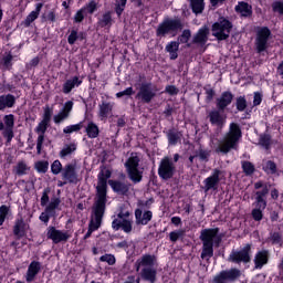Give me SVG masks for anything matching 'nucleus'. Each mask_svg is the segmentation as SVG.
Listing matches in <instances>:
<instances>
[{
    "instance_id": "32",
    "label": "nucleus",
    "mask_w": 283,
    "mask_h": 283,
    "mask_svg": "<svg viewBox=\"0 0 283 283\" xmlns=\"http://www.w3.org/2000/svg\"><path fill=\"white\" fill-rule=\"evenodd\" d=\"M180 48V42L172 41L166 45V51L170 54V59L176 61L178 59V49Z\"/></svg>"
},
{
    "instance_id": "63",
    "label": "nucleus",
    "mask_w": 283,
    "mask_h": 283,
    "mask_svg": "<svg viewBox=\"0 0 283 283\" xmlns=\"http://www.w3.org/2000/svg\"><path fill=\"white\" fill-rule=\"evenodd\" d=\"M50 218H52V217H51L50 212H48L46 210H44V212H42L40 214L41 222H44L45 224H48L50 222Z\"/></svg>"
},
{
    "instance_id": "60",
    "label": "nucleus",
    "mask_w": 283,
    "mask_h": 283,
    "mask_svg": "<svg viewBox=\"0 0 283 283\" xmlns=\"http://www.w3.org/2000/svg\"><path fill=\"white\" fill-rule=\"evenodd\" d=\"M134 94L133 87H127L126 90L116 93V98H123V96H132Z\"/></svg>"
},
{
    "instance_id": "11",
    "label": "nucleus",
    "mask_w": 283,
    "mask_h": 283,
    "mask_svg": "<svg viewBox=\"0 0 283 283\" xmlns=\"http://www.w3.org/2000/svg\"><path fill=\"white\" fill-rule=\"evenodd\" d=\"M180 30V21L178 20H166L157 28V36H166V34H174Z\"/></svg>"
},
{
    "instance_id": "41",
    "label": "nucleus",
    "mask_w": 283,
    "mask_h": 283,
    "mask_svg": "<svg viewBox=\"0 0 283 283\" xmlns=\"http://www.w3.org/2000/svg\"><path fill=\"white\" fill-rule=\"evenodd\" d=\"M266 193H269V188L265 186L263 187L262 191H256V197H255V201L256 203H262V205H266V200L264 199V196H266Z\"/></svg>"
},
{
    "instance_id": "62",
    "label": "nucleus",
    "mask_w": 283,
    "mask_h": 283,
    "mask_svg": "<svg viewBox=\"0 0 283 283\" xmlns=\"http://www.w3.org/2000/svg\"><path fill=\"white\" fill-rule=\"evenodd\" d=\"M273 11L279 12V14H283V2L276 1L272 4Z\"/></svg>"
},
{
    "instance_id": "23",
    "label": "nucleus",
    "mask_w": 283,
    "mask_h": 283,
    "mask_svg": "<svg viewBox=\"0 0 283 283\" xmlns=\"http://www.w3.org/2000/svg\"><path fill=\"white\" fill-rule=\"evenodd\" d=\"M154 217V214L151 213V211H145L143 213V210L137 209L135 211V218H136V224H149V222H151V218Z\"/></svg>"
},
{
    "instance_id": "37",
    "label": "nucleus",
    "mask_w": 283,
    "mask_h": 283,
    "mask_svg": "<svg viewBox=\"0 0 283 283\" xmlns=\"http://www.w3.org/2000/svg\"><path fill=\"white\" fill-rule=\"evenodd\" d=\"M86 134L88 138H97L99 134L98 126L94 122H90L86 126Z\"/></svg>"
},
{
    "instance_id": "2",
    "label": "nucleus",
    "mask_w": 283,
    "mask_h": 283,
    "mask_svg": "<svg viewBox=\"0 0 283 283\" xmlns=\"http://www.w3.org/2000/svg\"><path fill=\"white\" fill-rule=\"evenodd\" d=\"M242 138V130L240 126L235 123L230 124V128L223 140L220 142L219 146L216 148V151L221 154H229L230 149H238V143Z\"/></svg>"
},
{
    "instance_id": "61",
    "label": "nucleus",
    "mask_w": 283,
    "mask_h": 283,
    "mask_svg": "<svg viewBox=\"0 0 283 283\" xmlns=\"http://www.w3.org/2000/svg\"><path fill=\"white\" fill-rule=\"evenodd\" d=\"M77 39H78V32H76L75 30L71 31V34L67 38L70 45H74V43H76Z\"/></svg>"
},
{
    "instance_id": "45",
    "label": "nucleus",
    "mask_w": 283,
    "mask_h": 283,
    "mask_svg": "<svg viewBox=\"0 0 283 283\" xmlns=\"http://www.w3.org/2000/svg\"><path fill=\"white\" fill-rule=\"evenodd\" d=\"M125 6H127V0H116L115 12L117 17H120L125 12Z\"/></svg>"
},
{
    "instance_id": "42",
    "label": "nucleus",
    "mask_w": 283,
    "mask_h": 283,
    "mask_svg": "<svg viewBox=\"0 0 283 283\" xmlns=\"http://www.w3.org/2000/svg\"><path fill=\"white\" fill-rule=\"evenodd\" d=\"M74 151H76V145L71 144V145L65 146L61 150L60 156H61V158H66V156H72V154H74Z\"/></svg>"
},
{
    "instance_id": "56",
    "label": "nucleus",
    "mask_w": 283,
    "mask_h": 283,
    "mask_svg": "<svg viewBox=\"0 0 283 283\" xmlns=\"http://www.w3.org/2000/svg\"><path fill=\"white\" fill-rule=\"evenodd\" d=\"M85 14H87L86 12H85V9H80L76 13H75V15H74V22L75 23H82V21H83V19H85Z\"/></svg>"
},
{
    "instance_id": "46",
    "label": "nucleus",
    "mask_w": 283,
    "mask_h": 283,
    "mask_svg": "<svg viewBox=\"0 0 283 283\" xmlns=\"http://www.w3.org/2000/svg\"><path fill=\"white\" fill-rule=\"evenodd\" d=\"M84 10V12L87 14H94V12H96V10L98 9V3L96 1H91L88 2L85 7L82 8Z\"/></svg>"
},
{
    "instance_id": "13",
    "label": "nucleus",
    "mask_w": 283,
    "mask_h": 283,
    "mask_svg": "<svg viewBox=\"0 0 283 283\" xmlns=\"http://www.w3.org/2000/svg\"><path fill=\"white\" fill-rule=\"evenodd\" d=\"M220 174L221 171L219 169H214L211 176L203 180L205 193H209V191H216V189H218V185L220 184Z\"/></svg>"
},
{
    "instance_id": "28",
    "label": "nucleus",
    "mask_w": 283,
    "mask_h": 283,
    "mask_svg": "<svg viewBox=\"0 0 283 283\" xmlns=\"http://www.w3.org/2000/svg\"><path fill=\"white\" fill-rule=\"evenodd\" d=\"M254 209L252 210V218L255 222H260L264 218V209H266V203H253Z\"/></svg>"
},
{
    "instance_id": "6",
    "label": "nucleus",
    "mask_w": 283,
    "mask_h": 283,
    "mask_svg": "<svg viewBox=\"0 0 283 283\" xmlns=\"http://www.w3.org/2000/svg\"><path fill=\"white\" fill-rule=\"evenodd\" d=\"M112 227L114 231H118L119 229H122L124 233H132L133 226L132 219L129 218V211L119 212L117 214V218L113 220Z\"/></svg>"
},
{
    "instance_id": "50",
    "label": "nucleus",
    "mask_w": 283,
    "mask_h": 283,
    "mask_svg": "<svg viewBox=\"0 0 283 283\" xmlns=\"http://www.w3.org/2000/svg\"><path fill=\"white\" fill-rule=\"evenodd\" d=\"M52 114H54V107H50V105H46L44 107L42 120H44V123H50V120H52Z\"/></svg>"
},
{
    "instance_id": "36",
    "label": "nucleus",
    "mask_w": 283,
    "mask_h": 283,
    "mask_svg": "<svg viewBox=\"0 0 283 283\" xmlns=\"http://www.w3.org/2000/svg\"><path fill=\"white\" fill-rule=\"evenodd\" d=\"M235 11L241 14V17H251V6L247 2H239L235 7Z\"/></svg>"
},
{
    "instance_id": "40",
    "label": "nucleus",
    "mask_w": 283,
    "mask_h": 283,
    "mask_svg": "<svg viewBox=\"0 0 283 283\" xmlns=\"http://www.w3.org/2000/svg\"><path fill=\"white\" fill-rule=\"evenodd\" d=\"M59 205H61V200L59 199H52L49 203V207L45 208V211L50 213V216H54L56 213V209L59 208Z\"/></svg>"
},
{
    "instance_id": "48",
    "label": "nucleus",
    "mask_w": 283,
    "mask_h": 283,
    "mask_svg": "<svg viewBox=\"0 0 283 283\" xmlns=\"http://www.w3.org/2000/svg\"><path fill=\"white\" fill-rule=\"evenodd\" d=\"M102 28H109L112 25V13L106 12L103 14L102 19L99 20Z\"/></svg>"
},
{
    "instance_id": "3",
    "label": "nucleus",
    "mask_w": 283,
    "mask_h": 283,
    "mask_svg": "<svg viewBox=\"0 0 283 283\" xmlns=\"http://www.w3.org/2000/svg\"><path fill=\"white\" fill-rule=\"evenodd\" d=\"M139 163L140 158H138L136 153H133L125 163L126 171L133 182H140L143 180V170L138 167Z\"/></svg>"
},
{
    "instance_id": "10",
    "label": "nucleus",
    "mask_w": 283,
    "mask_h": 283,
    "mask_svg": "<svg viewBox=\"0 0 283 283\" xmlns=\"http://www.w3.org/2000/svg\"><path fill=\"white\" fill-rule=\"evenodd\" d=\"M271 36V30L266 27H262L256 31L255 38V48L256 52H264L266 50V45L269 44V39Z\"/></svg>"
},
{
    "instance_id": "47",
    "label": "nucleus",
    "mask_w": 283,
    "mask_h": 283,
    "mask_svg": "<svg viewBox=\"0 0 283 283\" xmlns=\"http://www.w3.org/2000/svg\"><path fill=\"white\" fill-rule=\"evenodd\" d=\"M83 123L70 125L63 128L64 134H74V132H81Z\"/></svg>"
},
{
    "instance_id": "55",
    "label": "nucleus",
    "mask_w": 283,
    "mask_h": 283,
    "mask_svg": "<svg viewBox=\"0 0 283 283\" xmlns=\"http://www.w3.org/2000/svg\"><path fill=\"white\" fill-rule=\"evenodd\" d=\"M237 109L239 112H244V109H247V98L242 96L237 98Z\"/></svg>"
},
{
    "instance_id": "33",
    "label": "nucleus",
    "mask_w": 283,
    "mask_h": 283,
    "mask_svg": "<svg viewBox=\"0 0 283 283\" xmlns=\"http://www.w3.org/2000/svg\"><path fill=\"white\" fill-rule=\"evenodd\" d=\"M108 185L112 187L113 191H116V193H127V191H129L127 185L120 181L109 180Z\"/></svg>"
},
{
    "instance_id": "1",
    "label": "nucleus",
    "mask_w": 283,
    "mask_h": 283,
    "mask_svg": "<svg viewBox=\"0 0 283 283\" xmlns=\"http://www.w3.org/2000/svg\"><path fill=\"white\" fill-rule=\"evenodd\" d=\"M218 228L205 229L201 231L200 240L202 242V260H211L213 258V244H220V237L218 235Z\"/></svg>"
},
{
    "instance_id": "8",
    "label": "nucleus",
    "mask_w": 283,
    "mask_h": 283,
    "mask_svg": "<svg viewBox=\"0 0 283 283\" xmlns=\"http://www.w3.org/2000/svg\"><path fill=\"white\" fill-rule=\"evenodd\" d=\"M229 261L234 262V264L251 262V245L247 244L241 250L232 251L229 255Z\"/></svg>"
},
{
    "instance_id": "59",
    "label": "nucleus",
    "mask_w": 283,
    "mask_h": 283,
    "mask_svg": "<svg viewBox=\"0 0 283 283\" xmlns=\"http://www.w3.org/2000/svg\"><path fill=\"white\" fill-rule=\"evenodd\" d=\"M182 235H185V231L179 230L170 232L169 238L171 242H178L179 238H182Z\"/></svg>"
},
{
    "instance_id": "44",
    "label": "nucleus",
    "mask_w": 283,
    "mask_h": 283,
    "mask_svg": "<svg viewBox=\"0 0 283 283\" xmlns=\"http://www.w3.org/2000/svg\"><path fill=\"white\" fill-rule=\"evenodd\" d=\"M99 262H105L108 266H114L116 264V256L114 254H104L99 258Z\"/></svg>"
},
{
    "instance_id": "15",
    "label": "nucleus",
    "mask_w": 283,
    "mask_h": 283,
    "mask_svg": "<svg viewBox=\"0 0 283 283\" xmlns=\"http://www.w3.org/2000/svg\"><path fill=\"white\" fill-rule=\"evenodd\" d=\"M46 237L49 240H52L54 244L67 242V240H70V233L67 231L57 230L54 227L48 229Z\"/></svg>"
},
{
    "instance_id": "14",
    "label": "nucleus",
    "mask_w": 283,
    "mask_h": 283,
    "mask_svg": "<svg viewBox=\"0 0 283 283\" xmlns=\"http://www.w3.org/2000/svg\"><path fill=\"white\" fill-rule=\"evenodd\" d=\"M62 178L64 185H77L78 184V172H76V166L69 164L62 170Z\"/></svg>"
},
{
    "instance_id": "5",
    "label": "nucleus",
    "mask_w": 283,
    "mask_h": 283,
    "mask_svg": "<svg viewBox=\"0 0 283 283\" xmlns=\"http://www.w3.org/2000/svg\"><path fill=\"white\" fill-rule=\"evenodd\" d=\"M231 28H233V24L229 20L221 18L212 25V36H216L218 41H227L229 34H231Z\"/></svg>"
},
{
    "instance_id": "34",
    "label": "nucleus",
    "mask_w": 283,
    "mask_h": 283,
    "mask_svg": "<svg viewBox=\"0 0 283 283\" xmlns=\"http://www.w3.org/2000/svg\"><path fill=\"white\" fill-rule=\"evenodd\" d=\"M142 277L147 282H156V269L154 268H144L142 271Z\"/></svg>"
},
{
    "instance_id": "27",
    "label": "nucleus",
    "mask_w": 283,
    "mask_h": 283,
    "mask_svg": "<svg viewBox=\"0 0 283 283\" xmlns=\"http://www.w3.org/2000/svg\"><path fill=\"white\" fill-rule=\"evenodd\" d=\"M14 103H17V98L12 94L1 95L0 96V112L3 109H8L10 107H14Z\"/></svg>"
},
{
    "instance_id": "16",
    "label": "nucleus",
    "mask_w": 283,
    "mask_h": 283,
    "mask_svg": "<svg viewBox=\"0 0 283 283\" xmlns=\"http://www.w3.org/2000/svg\"><path fill=\"white\" fill-rule=\"evenodd\" d=\"M72 109H74V102H65L62 109L53 116V123H55V125H61V123L67 120V118H70V114H72Z\"/></svg>"
},
{
    "instance_id": "35",
    "label": "nucleus",
    "mask_w": 283,
    "mask_h": 283,
    "mask_svg": "<svg viewBox=\"0 0 283 283\" xmlns=\"http://www.w3.org/2000/svg\"><path fill=\"white\" fill-rule=\"evenodd\" d=\"M13 171L15 176H27L28 171H30V167L25 161L21 160L14 166Z\"/></svg>"
},
{
    "instance_id": "12",
    "label": "nucleus",
    "mask_w": 283,
    "mask_h": 283,
    "mask_svg": "<svg viewBox=\"0 0 283 283\" xmlns=\"http://www.w3.org/2000/svg\"><path fill=\"white\" fill-rule=\"evenodd\" d=\"M174 171H176L174 163L169 160L168 157L161 159L158 168L159 178H163V180H169V178L174 176Z\"/></svg>"
},
{
    "instance_id": "4",
    "label": "nucleus",
    "mask_w": 283,
    "mask_h": 283,
    "mask_svg": "<svg viewBox=\"0 0 283 283\" xmlns=\"http://www.w3.org/2000/svg\"><path fill=\"white\" fill-rule=\"evenodd\" d=\"M107 199L97 197L95 205L93 207V216L91 218L90 228L93 230H98L101 228V222H103V216L105 213V203Z\"/></svg>"
},
{
    "instance_id": "54",
    "label": "nucleus",
    "mask_w": 283,
    "mask_h": 283,
    "mask_svg": "<svg viewBox=\"0 0 283 283\" xmlns=\"http://www.w3.org/2000/svg\"><path fill=\"white\" fill-rule=\"evenodd\" d=\"M12 59L13 56L10 53L4 55L1 61V64L3 65V67H6L7 70H10V67H12Z\"/></svg>"
},
{
    "instance_id": "20",
    "label": "nucleus",
    "mask_w": 283,
    "mask_h": 283,
    "mask_svg": "<svg viewBox=\"0 0 283 283\" xmlns=\"http://www.w3.org/2000/svg\"><path fill=\"white\" fill-rule=\"evenodd\" d=\"M208 116L211 125L219 127V129H222V127L227 125V115H223L222 112L218 109L211 111Z\"/></svg>"
},
{
    "instance_id": "7",
    "label": "nucleus",
    "mask_w": 283,
    "mask_h": 283,
    "mask_svg": "<svg viewBox=\"0 0 283 283\" xmlns=\"http://www.w3.org/2000/svg\"><path fill=\"white\" fill-rule=\"evenodd\" d=\"M97 178H98V182L96 187L97 198L107 200V180L112 178V171L107 168H104L101 170Z\"/></svg>"
},
{
    "instance_id": "57",
    "label": "nucleus",
    "mask_w": 283,
    "mask_h": 283,
    "mask_svg": "<svg viewBox=\"0 0 283 283\" xmlns=\"http://www.w3.org/2000/svg\"><path fill=\"white\" fill-rule=\"evenodd\" d=\"M189 39H191V31L185 30L182 34L179 36V43H189Z\"/></svg>"
},
{
    "instance_id": "19",
    "label": "nucleus",
    "mask_w": 283,
    "mask_h": 283,
    "mask_svg": "<svg viewBox=\"0 0 283 283\" xmlns=\"http://www.w3.org/2000/svg\"><path fill=\"white\" fill-rule=\"evenodd\" d=\"M48 125L50 122L41 120L39 125L35 127V132L39 135L36 142L38 154H41V149H43V142L45 140V132H48Z\"/></svg>"
},
{
    "instance_id": "29",
    "label": "nucleus",
    "mask_w": 283,
    "mask_h": 283,
    "mask_svg": "<svg viewBox=\"0 0 283 283\" xmlns=\"http://www.w3.org/2000/svg\"><path fill=\"white\" fill-rule=\"evenodd\" d=\"M43 8V3H38L35 6V10L31 11L29 15L24 20V25L29 28V25H32L33 21H36L39 19V14H41V9Z\"/></svg>"
},
{
    "instance_id": "17",
    "label": "nucleus",
    "mask_w": 283,
    "mask_h": 283,
    "mask_svg": "<svg viewBox=\"0 0 283 283\" xmlns=\"http://www.w3.org/2000/svg\"><path fill=\"white\" fill-rule=\"evenodd\" d=\"M156 88L151 87V83H143L137 93V98H140L143 103H151L156 96Z\"/></svg>"
},
{
    "instance_id": "9",
    "label": "nucleus",
    "mask_w": 283,
    "mask_h": 283,
    "mask_svg": "<svg viewBox=\"0 0 283 283\" xmlns=\"http://www.w3.org/2000/svg\"><path fill=\"white\" fill-rule=\"evenodd\" d=\"M2 136L7 138V143H12L14 138V115L9 114L3 117V123H0Z\"/></svg>"
},
{
    "instance_id": "43",
    "label": "nucleus",
    "mask_w": 283,
    "mask_h": 283,
    "mask_svg": "<svg viewBox=\"0 0 283 283\" xmlns=\"http://www.w3.org/2000/svg\"><path fill=\"white\" fill-rule=\"evenodd\" d=\"M182 138V134L178 132H169L168 133V143L169 145H178V140Z\"/></svg>"
},
{
    "instance_id": "24",
    "label": "nucleus",
    "mask_w": 283,
    "mask_h": 283,
    "mask_svg": "<svg viewBox=\"0 0 283 283\" xmlns=\"http://www.w3.org/2000/svg\"><path fill=\"white\" fill-rule=\"evenodd\" d=\"M156 262V256L151 254H145L139 260L136 261V269L140 271V266H146V269H151Z\"/></svg>"
},
{
    "instance_id": "22",
    "label": "nucleus",
    "mask_w": 283,
    "mask_h": 283,
    "mask_svg": "<svg viewBox=\"0 0 283 283\" xmlns=\"http://www.w3.org/2000/svg\"><path fill=\"white\" fill-rule=\"evenodd\" d=\"M233 102V94L229 91H226L217 98V107L222 111L226 107H229V104Z\"/></svg>"
},
{
    "instance_id": "51",
    "label": "nucleus",
    "mask_w": 283,
    "mask_h": 283,
    "mask_svg": "<svg viewBox=\"0 0 283 283\" xmlns=\"http://www.w3.org/2000/svg\"><path fill=\"white\" fill-rule=\"evenodd\" d=\"M51 171L54 176H59L63 171V165L59 160H54L51 165Z\"/></svg>"
},
{
    "instance_id": "18",
    "label": "nucleus",
    "mask_w": 283,
    "mask_h": 283,
    "mask_svg": "<svg viewBox=\"0 0 283 283\" xmlns=\"http://www.w3.org/2000/svg\"><path fill=\"white\" fill-rule=\"evenodd\" d=\"M241 274L242 273L238 269H231L228 271H223L214 277V282L216 283L233 282V280H237V277H240Z\"/></svg>"
},
{
    "instance_id": "39",
    "label": "nucleus",
    "mask_w": 283,
    "mask_h": 283,
    "mask_svg": "<svg viewBox=\"0 0 283 283\" xmlns=\"http://www.w3.org/2000/svg\"><path fill=\"white\" fill-rule=\"evenodd\" d=\"M190 4L195 14H200L205 10V0H191Z\"/></svg>"
},
{
    "instance_id": "30",
    "label": "nucleus",
    "mask_w": 283,
    "mask_h": 283,
    "mask_svg": "<svg viewBox=\"0 0 283 283\" xmlns=\"http://www.w3.org/2000/svg\"><path fill=\"white\" fill-rule=\"evenodd\" d=\"M112 109H114V104L103 102L99 105V113H98L101 120H106V118L109 116V114H112Z\"/></svg>"
},
{
    "instance_id": "21",
    "label": "nucleus",
    "mask_w": 283,
    "mask_h": 283,
    "mask_svg": "<svg viewBox=\"0 0 283 283\" xmlns=\"http://www.w3.org/2000/svg\"><path fill=\"white\" fill-rule=\"evenodd\" d=\"M40 271H41V262L32 261L29 264L27 275H25V281L29 283L34 282V279L36 277V275H39Z\"/></svg>"
},
{
    "instance_id": "58",
    "label": "nucleus",
    "mask_w": 283,
    "mask_h": 283,
    "mask_svg": "<svg viewBox=\"0 0 283 283\" xmlns=\"http://www.w3.org/2000/svg\"><path fill=\"white\" fill-rule=\"evenodd\" d=\"M259 144L264 147L265 149H269V145H271V136L263 135L260 137Z\"/></svg>"
},
{
    "instance_id": "49",
    "label": "nucleus",
    "mask_w": 283,
    "mask_h": 283,
    "mask_svg": "<svg viewBox=\"0 0 283 283\" xmlns=\"http://www.w3.org/2000/svg\"><path fill=\"white\" fill-rule=\"evenodd\" d=\"M49 167H50V163H48V161L35 163V169L39 174H46Z\"/></svg>"
},
{
    "instance_id": "53",
    "label": "nucleus",
    "mask_w": 283,
    "mask_h": 283,
    "mask_svg": "<svg viewBox=\"0 0 283 283\" xmlns=\"http://www.w3.org/2000/svg\"><path fill=\"white\" fill-rule=\"evenodd\" d=\"M263 169L266 174H275L277 171V166L273 161H266Z\"/></svg>"
},
{
    "instance_id": "64",
    "label": "nucleus",
    "mask_w": 283,
    "mask_h": 283,
    "mask_svg": "<svg viewBox=\"0 0 283 283\" xmlns=\"http://www.w3.org/2000/svg\"><path fill=\"white\" fill-rule=\"evenodd\" d=\"M167 94H170V96H176L178 94V90L174 85L166 86Z\"/></svg>"
},
{
    "instance_id": "26",
    "label": "nucleus",
    "mask_w": 283,
    "mask_h": 283,
    "mask_svg": "<svg viewBox=\"0 0 283 283\" xmlns=\"http://www.w3.org/2000/svg\"><path fill=\"white\" fill-rule=\"evenodd\" d=\"M207 41H209V28L202 27L193 36V43H198L199 45H205Z\"/></svg>"
},
{
    "instance_id": "25",
    "label": "nucleus",
    "mask_w": 283,
    "mask_h": 283,
    "mask_svg": "<svg viewBox=\"0 0 283 283\" xmlns=\"http://www.w3.org/2000/svg\"><path fill=\"white\" fill-rule=\"evenodd\" d=\"M83 80L78 76H73L69 78L64 84H63V93L64 94H70L74 90V87H80L82 85Z\"/></svg>"
},
{
    "instance_id": "31",
    "label": "nucleus",
    "mask_w": 283,
    "mask_h": 283,
    "mask_svg": "<svg viewBox=\"0 0 283 283\" xmlns=\"http://www.w3.org/2000/svg\"><path fill=\"white\" fill-rule=\"evenodd\" d=\"M266 262H269V252L266 251L258 252L254 258L255 269H262V266L266 264Z\"/></svg>"
},
{
    "instance_id": "38",
    "label": "nucleus",
    "mask_w": 283,
    "mask_h": 283,
    "mask_svg": "<svg viewBox=\"0 0 283 283\" xmlns=\"http://www.w3.org/2000/svg\"><path fill=\"white\" fill-rule=\"evenodd\" d=\"M13 233L18 238H23L25 235V223L23 222V220H18L15 222V226L13 228Z\"/></svg>"
},
{
    "instance_id": "52",
    "label": "nucleus",
    "mask_w": 283,
    "mask_h": 283,
    "mask_svg": "<svg viewBox=\"0 0 283 283\" xmlns=\"http://www.w3.org/2000/svg\"><path fill=\"white\" fill-rule=\"evenodd\" d=\"M242 169L247 176H251V174L255 171V166H253V164H251L250 161H243Z\"/></svg>"
}]
</instances>
